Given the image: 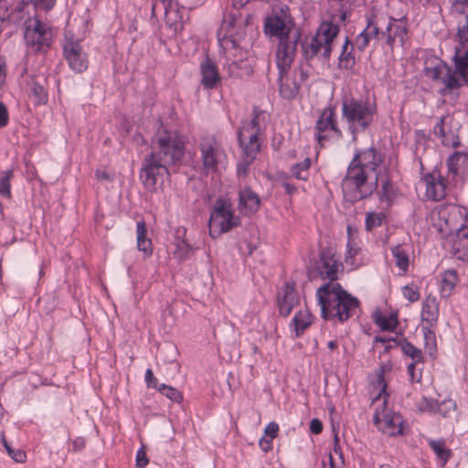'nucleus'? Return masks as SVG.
I'll return each mask as SVG.
<instances>
[{
	"label": "nucleus",
	"instance_id": "obj_58",
	"mask_svg": "<svg viewBox=\"0 0 468 468\" xmlns=\"http://www.w3.org/2000/svg\"><path fill=\"white\" fill-rule=\"evenodd\" d=\"M279 425L272 421L270 422L264 430L265 435L269 436L271 439H275L278 436Z\"/></svg>",
	"mask_w": 468,
	"mask_h": 468
},
{
	"label": "nucleus",
	"instance_id": "obj_55",
	"mask_svg": "<svg viewBox=\"0 0 468 468\" xmlns=\"http://www.w3.org/2000/svg\"><path fill=\"white\" fill-rule=\"evenodd\" d=\"M419 409L421 411H433L436 409V403L433 399L423 398L419 404Z\"/></svg>",
	"mask_w": 468,
	"mask_h": 468
},
{
	"label": "nucleus",
	"instance_id": "obj_56",
	"mask_svg": "<svg viewBox=\"0 0 468 468\" xmlns=\"http://www.w3.org/2000/svg\"><path fill=\"white\" fill-rule=\"evenodd\" d=\"M172 3H174L172 0H154L152 4V16H156L157 12H159L161 8H164L168 5V4Z\"/></svg>",
	"mask_w": 468,
	"mask_h": 468
},
{
	"label": "nucleus",
	"instance_id": "obj_17",
	"mask_svg": "<svg viewBox=\"0 0 468 468\" xmlns=\"http://www.w3.org/2000/svg\"><path fill=\"white\" fill-rule=\"evenodd\" d=\"M279 70V91L281 96L286 100H292L296 97L299 92L300 86L294 79L288 77V72L292 67V64L286 68L284 71L282 70L279 64L276 62Z\"/></svg>",
	"mask_w": 468,
	"mask_h": 468
},
{
	"label": "nucleus",
	"instance_id": "obj_38",
	"mask_svg": "<svg viewBox=\"0 0 468 468\" xmlns=\"http://www.w3.org/2000/svg\"><path fill=\"white\" fill-rule=\"evenodd\" d=\"M385 24V16H372L367 18L366 29L368 30L370 38H378L381 36V26Z\"/></svg>",
	"mask_w": 468,
	"mask_h": 468
},
{
	"label": "nucleus",
	"instance_id": "obj_34",
	"mask_svg": "<svg viewBox=\"0 0 468 468\" xmlns=\"http://www.w3.org/2000/svg\"><path fill=\"white\" fill-rule=\"evenodd\" d=\"M383 419L386 424V431L390 436H396V435H405L403 431L402 427V420L401 416L399 415H394L392 417H389L388 414H386L384 411L382 412Z\"/></svg>",
	"mask_w": 468,
	"mask_h": 468
},
{
	"label": "nucleus",
	"instance_id": "obj_15",
	"mask_svg": "<svg viewBox=\"0 0 468 468\" xmlns=\"http://www.w3.org/2000/svg\"><path fill=\"white\" fill-rule=\"evenodd\" d=\"M317 268L323 279H328L329 282L337 280L338 266L330 250H321Z\"/></svg>",
	"mask_w": 468,
	"mask_h": 468
},
{
	"label": "nucleus",
	"instance_id": "obj_28",
	"mask_svg": "<svg viewBox=\"0 0 468 468\" xmlns=\"http://www.w3.org/2000/svg\"><path fill=\"white\" fill-rule=\"evenodd\" d=\"M353 44L350 42L349 38L346 37V40L342 46V51L338 58V68L340 69H351L355 65V57L353 55Z\"/></svg>",
	"mask_w": 468,
	"mask_h": 468
},
{
	"label": "nucleus",
	"instance_id": "obj_60",
	"mask_svg": "<svg viewBox=\"0 0 468 468\" xmlns=\"http://www.w3.org/2000/svg\"><path fill=\"white\" fill-rule=\"evenodd\" d=\"M393 22V17H385V24L381 26V36H386L388 37V35H389V33H392Z\"/></svg>",
	"mask_w": 468,
	"mask_h": 468
},
{
	"label": "nucleus",
	"instance_id": "obj_14",
	"mask_svg": "<svg viewBox=\"0 0 468 468\" xmlns=\"http://www.w3.org/2000/svg\"><path fill=\"white\" fill-rule=\"evenodd\" d=\"M299 303V298L294 284L285 283L284 288L277 295V306L281 315L288 316L295 305Z\"/></svg>",
	"mask_w": 468,
	"mask_h": 468
},
{
	"label": "nucleus",
	"instance_id": "obj_24",
	"mask_svg": "<svg viewBox=\"0 0 468 468\" xmlns=\"http://www.w3.org/2000/svg\"><path fill=\"white\" fill-rule=\"evenodd\" d=\"M51 28L37 17H28L24 23V38L33 40V35L49 34Z\"/></svg>",
	"mask_w": 468,
	"mask_h": 468
},
{
	"label": "nucleus",
	"instance_id": "obj_29",
	"mask_svg": "<svg viewBox=\"0 0 468 468\" xmlns=\"http://www.w3.org/2000/svg\"><path fill=\"white\" fill-rule=\"evenodd\" d=\"M33 40L25 39L28 48L35 53L46 52L49 48L52 39V31L44 36L43 34L33 35Z\"/></svg>",
	"mask_w": 468,
	"mask_h": 468
},
{
	"label": "nucleus",
	"instance_id": "obj_7",
	"mask_svg": "<svg viewBox=\"0 0 468 468\" xmlns=\"http://www.w3.org/2000/svg\"><path fill=\"white\" fill-rule=\"evenodd\" d=\"M239 225V218L233 215L231 205L218 199L209 218L210 236L216 238Z\"/></svg>",
	"mask_w": 468,
	"mask_h": 468
},
{
	"label": "nucleus",
	"instance_id": "obj_33",
	"mask_svg": "<svg viewBox=\"0 0 468 468\" xmlns=\"http://www.w3.org/2000/svg\"><path fill=\"white\" fill-rule=\"evenodd\" d=\"M386 369H390V367H388V366L382 367L380 371L377 375L376 380L372 382L374 388L378 390V393L373 399V402H376L379 400L381 398H383V407L386 406L387 399L389 396L388 393L387 392L388 385L384 378V372Z\"/></svg>",
	"mask_w": 468,
	"mask_h": 468
},
{
	"label": "nucleus",
	"instance_id": "obj_39",
	"mask_svg": "<svg viewBox=\"0 0 468 468\" xmlns=\"http://www.w3.org/2000/svg\"><path fill=\"white\" fill-rule=\"evenodd\" d=\"M8 455L16 463H25L27 459L26 452L14 445L13 441H1Z\"/></svg>",
	"mask_w": 468,
	"mask_h": 468
},
{
	"label": "nucleus",
	"instance_id": "obj_64",
	"mask_svg": "<svg viewBox=\"0 0 468 468\" xmlns=\"http://www.w3.org/2000/svg\"><path fill=\"white\" fill-rule=\"evenodd\" d=\"M96 178L101 182H110L112 180V176L106 171L97 170L95 172Z\"/></svg>",
	"mask_w": 468,
	"mask_h": 468
},
{
	"label": "nucleus",
	"instance_id": "obj_43",
	"mask_svg": "<svg viewBox=\"0 0 468 468\" xmlns=\"http://www.w3.org/2000/svg\"><path fill=\"white\" fill-rule=\"evenodd\" d=\"M31 95L34 97L37 104H45L48 101V93L46 89L38 82L32 81L30 87Z\"/></svg>",
	"mask_w": 468,
	"mask_h": 468
},
{
	"label": "nucleus",
	"instance_id": "obj_42",
	"mask_svg": "<svg viewBox=\"0 0 468 468\" xmlns=\"http://www.w3.org/2000/svg\"><path fill=\"white\" fill-rule=\"evenodd\" d=\"M248 124L252 126L262 133L265 130L266 113L263 111L258 110L256 107L253 109V117L250 121H245Z\"/></svg>",
	"mask_w": 468,
	"mask_h": 468
},
{
	"label": "nucleus",
	"instance_id": "obj_19",
	"mask_svg": "<svg viewBox=\"0 0 468 468\" xmlns=\"http://www.w3.org/2000/svg\"><path fill=\"white\" fill-rule=\"evenodd\" d=\"M201 70V83L206 89L214 88L220 80V76L215 63L206 58V59L200 65Z\"/></svg>",
	"mask_w": 468,
	"mask_h": 468
},
{
	"label": "nucleus",
	"instance_id": "obj_36",
	"mask_svg": "<svg viewBox=\"0 0 468 468\" xmlns=\"http://www.w3.org/2000/svg\"><path fill=\"white\" fill-rule=\"evenodd\" d=\"M391 253L395 258L396 266L403 272H406L410 264V259L407 250L402 247V245L398 244L391 249Z\"/></svg>",
	"mask_w": 468,
	"mask_h": 468
},
{
	"label": "nucleus",
	"instance_id": "obj_57",
	"mask_svg": "<svg viewBox=\"0 0 468 468\" xmlns=\"http://www.w3.org/2000/svg\"><path fill=\"white\" fill-rule=\"evenodd\" d=\"M191 251H192V247L189 244H187L186 241L183 240L178 245L177 253H178V257L180 259L187 258Z\"/></svg>",
	"mask_w": 468,
	"mask_h": 468
},
{
	"label": "nucleus",
	"instance_id": "obj_5",
	"mask_svg": "<svg viewBox=\"0 0 468 468\" xmlns=\"http://www.w3.org/2000/svg\"><path fill=\"white\" fill-rule=\"evenodd\" d=\"M379 179H381L380 170L376 174L374 182L367 184V169L358 163V157H353L347 166L346 176L341 181L345 198L355 203L369 197L378 188Z\"/></svg>",
	"mask_w": 468,
	"mask_h": 468
},
{
	"label": "nucleus",
	"instance_id": "obj_53",
	"mask_svg": "<svg viewBox=\"0 0 468 468\" xmlns=\"http://www.w3.org/2000/svg\"><path fill=\"white\" fill-rule=\"evenodd\" d=\"M36 9L49 11L53 8L56 0H30Z\"/></svg>",
	"mask_w": 468,
	"mask_h": 468
},
{
	"label": "nucleus",
	"instance_id": "obj_3",
	"mask_svg": "<svg viewBox=\"0 0 468 468\" xmlns=\"http://www.w3.org/2000/svg\"><path fill=\"white\" fill-rule=\"evenodd\" d=\"M316 297L324 320L344 323L352 317L359 307L358 299L337 282H327L319 287L316 290Z\"/></svg>",
	"mask_w": 468,
	"mask_h": 468
},
{
	"label": "nucleus",
	"instance_id": "obj_12",
	"mask_svg": "<svg viewBox=\"0 0 468 468\" xmlns=\"http://www.w3.org/2000/svg\"><path fill=\"white\" fill-rule=\"evenodd\" d=\"M426 185V196L428 198L439 201L446 196V181L440 171L433 170L427 173L423 178Z\"/></svg>",
	"mask_w": 468,
	"mask_h": 468
},
{
	"label": "nucleus",
	"instance_id": "obj_47",
	"mask_svg": "<svg viewBox=\"0 0 468 468\" xmlns=\"http://www.w3.org/2000/svg\"><path fill=\"white\" fill-rule=\"evenodd\" d=\"M449 65L444 63L443 61H440L437 65L431 68H426L425 72L426 75L429 76L433 80H441L443 78L445 69L444 67H448Z\"/></svg>",
	"mask_w": 468,
	"mask_h": 468
},
{
	"label": "nucleus",
	"instance_id": "obj_50",
	"mask_svg": "<svg viewBox=\"0 0 468 468\" xmlns=\"http://www.w3.org/2000/svg\"><path fill=\"white\" fill-rule=\"evenodd\" d=\"M402 293L410 303L417 302L420 299V292L414 284L404 286Z\"/></svg>",
	"mask_w": 468,
	"mask_h": 468
},
{
	"label": "nucleus",
	"instance_id": "obj_31",
	"mask_svg": "<svg viewBox=\"0 0 468 468\" xmlns=\"http://www.w3.org/2000/svg\"><path fill=\"white\" fill-rule=\"evenodd\" d=\"M458 282L457 271L453 269L445 271L441 282V292L445 298L449 297L454 290Z\"/></svg>",
	"mask_w": 468,
	"mask_h": 468
},
{
	"label": "nucleus",
	"instance_id": "obj_61",
	"mask_svg": "<svg viewBox=\"0 0 468 468\" xmlns=\"http://www.w3.org/2000/svg\"><path fill=\"white\" fill-rule=\"evenodd\" d=\"M310 431L314 435H318L323 431V423L318 419H313L310 423Z\"/></svg>",
	"mask_w": 468,
	"mask_h": 468
},
{
	"label": "nucleus",
	"instance_id": "obj_41",
	"mask_svg": "<svg viewBox=\"0 0 468 468\" xmlns=\"http://www.w3.org/2000/svg\"><path fill=\"white\" fill-rule=\"evenodd\" d=\"M14 176V171L8 169L3 171L0 175V195L10 198L11 197V179Z\"/></svg>",
	"mask_w": 468,
	"mask_h": 468
},
{
	"label": "nucleus",
	"instance_id": "obj_6",
	"mask_svg": "<svg viewBox=\"0 0 468 468\" xmlns=\"http://www.w3.org/2000/svg\"><path fill=\"white\" fill-rule=\"evenodd\" d=\"M339 25L333 19L323 21L319 26L316 34L309 43H302V52L306 61L314 58L329 60L332 53V45L339 33Z\"/></svg>",
	"mask_w": 468,
	"mask_h": 468
},
{
	"label": "nucleus",
	"instance_id": "obj_32",
	"mask_svg": "<svg viewBox=\"0 0 468 468\" xmlns=\"http://www.w3.org/2000/svg\"><path fill=\"white\" fill-rule=\"evenodd\" d=\"M429 445L440 461L441 466H445L452 456V452L445 444V441H429Z\"/></svg>",
	"mask_w": 468,
	"mask_h": 468
},
{
	"label": "nucleus",
	"instance_id": "obj_46",
	"mask_svg": "<svg viewBox=\"0 0 468 468\" xmlns=\"http://www.w3.org/2000/svg\"><path fill=\"white\" fill-rule=\"evenodd\" d=\"M158 391L172 401L180 402L183 399L182 394L174 387L161 384L158 387Z\"/></svg>",
	"mask_w": 468,
	"mask_h": 468
},
{
	"label": "nucleus",
	"instance_id": "obj_62",
	"mask_svg": "<svg viewBox=\"0 0 468 468\" xmlns=\"http://www.w3.org/2000/svg\"><path fill=\"white\" fill-rule=\"evenodd\" d=\"M433 133L436 136L440 138L445 137V131H444V117H441L438 123L435 124L433 128Z\"/></svg>",
	"mask_w": 468,
	"mask_h": 468
},
{
	"label": "nucleus",
	"instance_id": "obj_59",
	"mask_svg": "<svg viewBox=\"0 0 468 468\" xmlns=\"http://www.w3.org/2000/svg\"><path fill=\"white\" fill-rule=\"evenodd\" d=\"M8 112L4 102L0 101V128H3L8 123Z\"/></svg>",
	"mask_w": 468,
	"mask_h": 468
},
{
	"label": "nucleus",
	"instance_id": "obj_25",
	"mask_svg": "<svg viewBox=\"0 0 468 468\" xmlns=\"http://www.w3.org/2000/svg\"><path fill=\"white\" fill-rule=\"evenodd\" d=\"M448 171L453 176L463 175L468 170V154L462 152H455L447 159Z\"/></svg>",
	"mask_w": 468,
	"mask_h": 468
},
{
	"label": "nucleus",
	"instance_id": "obj_52",
	"mask_svg": "<svg viewBox=\"0 0 468 468\" xmlns=\"http://www.w3.org/2000/svg\"><path fill=\"white\" fill-rule=\"evenodd\" d=\"M369 34L366 28L356 37V48L360 51H364L369 44Z\"/></svg>",
	"mask_w": 468,
	"mask_h": 468
},
{
	"label": "nucleus",
	"instance_id": "obj_40",
	"mask_svg": "<svg viewBox=\"0 0 468 468\" xmlns=\"http://www.w3.org/2000/svg\"><path fill=\"white\" fill-rule=\"evenodd\" d=\"M310 165L311 158L306 157L303 162L293 165L291 168V173L293 177L299 180H307Z\"/></svg>",
	"mask_w": 468,
	"mask_h": 468
},
{
	"label": "nucleus",
	"instance_id": "obj_26",
	"mask_svg": "<svg viewBox=\"0 0 468 468\" xmlns=\"http://www.w3.org/2000/svg\"><path fill=\"white\" fill-rule=\"evenodd\" d=\"M452 59L459 75L468 77V44L464 43L456 46Z\"/></svg>",
	"mask_w": 468,
	"mask_h": 468
},
{
	"label": "nucleus",
	"instance_id": "obj_1",
	"mask_svg": "<svg viewBox=\"0 0 468 468\" xmlns=\"http://www.w3.org/2000/svg\"><path fill=\"white\" fill-rule=\"evenodd\" d=\"M185 142L174 132L163 131L152 143V151L145 156L140 171V179L144 187L154 191L169 176V167L182 162Z\"/></svg>",
	"mask_w": 468,
	"mask_h": 468
},
{
	"label": "nucleus",
	"instance_id": "obj_30",
	"mask_svg": "<svg viewBox=\"0 0 468 468\" xmlns=\"http://www.w3.org/2000/svg\"><path fill=\"white\" fill-rule=\"evenodd\" d=\"M136 233L138 250L144 251L146 255L152 254V240L146 238L147 229L144 220L137 221Z\"/></svg>",
	"mask_w": 468,
	"mask_h": 468
},
{
	"label": "nucleus",
	"instance_id": "obj_11",
	"mask_svg": "<svg viewBox=\"0 0 468 468\" xmlns=\"http://www.w3.org/2000/svg\"><path fill=\"white\" fill-rule=\"evenodd\" d=\"M450 216L456 218L459 216L463 219L460 227L456 228V240L453 242V248L456 250L458 258L468 262V214L459 208H454Z\"/></svg>",
	"mask_w": 468,
	"mask_h": 468
},
{
	"label": "nucleus",
	"instance_id": "obj_51",
	"mask_svg": "<svg viewBox=\"0 0 468 468\" xmlns=\"http://www.w3.org/2000/svg\"><path fill=\"white\" fill-rule=\"evenodd\" d=\"M456 36L460 40L459 44H468V16H465L463 25L459 24Z\"/></svg>",
	"mask_w": 468,
	"mask_h": 468
},
{
	"label": "nucleus",
	"instance_id": "obj_27",
	"mask_svg": "<svg viewBox=\"0 0 468 468\" xmlns=\"http://www.w3.org/2000/svg\"><path fill=\"white\" fill-rule=\"evenodd\" d=\"M439 307L435 298L428 297L423 303L421 311V319L429 326H432L438 320Z\"/></svg>",
	"mask_w": 468,
	"mask_h": 468
},
{
	"label": "nucleus",
	"instance_id": "obj_48",
	"mask_svg": "<svg viewBox=\"0 0 468 468\" xmlns=\"http://www.w3.org/2000/svg\"><path fill=\"white\" fill-rule=\"evenodd\" d=\"M149 463V459L146 455V445L141 443V447L136 452L135 466L137 468H145Z\"/></svg>",
	"mask_w": 468,
	"mask_h": 468
},
{
	"label": "nucleus",
	"instance_id": "obj_22",
	"mask_svg": "<svg viewBox=\"0 0 468 468\" xmlns=\"http://www.w3.org/2000/svg\"><path fill=\"white\" fill-rule=\"evenodd\" d=\"M259 135L253 133L249 137H243L242 144H239L244 154V169L249 167L260 152Z\"/></svg>",
	"mask_w": 468,
	"mask_h": 468
},
{
	"label": "nucleus",
	"instance_id": "obj_63",
	"mask_svg": "<svg viewBox=\"0 0 468 468\" xmlns=\"http://www.w3.org/2000/svg\"><path fill=\"white\" fill-rule=\"evenodd\" d=\"M9 6L5 0H0V21H5L9 18Z\"/></svg>",
	"mask_w": 468,
	"mask_h": 468
},
{
	"label": "nucleus",
	"instance_id": "obj_13",
	"mask_svg": "<svg viewBox=\"0 0 468 468\" xmlns=\"http://www.w3.org/2000/svg\"><path fill=\"white\" fill-rule=\"evenodd\" d=\"M353 157H358V163L366 169L371 172L378 173V167L385 160V154L375 146L367 149L356 150Z\"/></svg>",
	"mask_w": 468,
	"mask_h": 468
},
{
	"label": "nucleus",
	"instance_id": "obj_35",
	"mask_svg": "<svg viewBox=\"0 0 468 468\" xmlns=\"http://www.w3.org/2000/svg\"><path fill=\"white\" fill-rule=\"evenodd\" d=\"M374 322L383 331H393L398 325L396 314H390L389 316L387 317L379 311L374 313Z\"/></svg>",
	"mask_w": 468,
	"mask_h": 468
},
{
	"label": "nucleus",
	"instance_id": "obj_49",
	"mask_svg": "<svg viewBox=\"0 0 468 468\" xmlns=\"http://www.w3.org/2000/svg\"><path fill=\"white\" fill-rule=\"evenodd\" d=\"M261 134L259 131L248 124L245 121L242 122V126L238 131V141L239 144H242L243 137H249L251 134Z\"/></svg>",
	"mask_w": 468,
	"mask_h": 468
},
{
	"label": "nucleus",
	"instance_id": "obj_21",
	"mask_svg": "<svg viewBox=\"0 0 468 468\" xmlns=\"http://www.w3.org/2000/svg\"><path fill=\"white\" fill-rule=\"evenodd\" d=\"M379 184L380 189H377L375 192L378 193L381 202L389 206L393 198L396 197V189L389 178V171L388 168L381 171V179L378 180V185Z\"/></svg>",
	"mask_w": 468,
	"mask_h": 468
},
{
	"label": "nucleus",
	"instance_id": "obj_23",
	"mask_svg": "<svg viewBox=\"0 0 468 468\" xmlns=\"http://www.w3.org/2000/svg\"><path fill=\"white\" fill-rule=\"evenodd\" d=\"M406 23V17H402L400 19L394 18L392 33H389V35H388V38L386 39L387 45L391 49L393 48L397 38L399 40L401 46L405 44L408 35Z\"/></svg>",
	"mask_w": 468,
	"mask_h": 468
},
{
	"label": "nucleus",
	"instance_id": "obj_10",
	"mask_svg": "<svg viewBox=\"0 0 468 468\" xmlns=\"http://www.w3.org/2000/svg\"><path fill=\"white\" fill-rule=\"evenodd\" d=\"M63 52L64 58L72 70L80 73L87 69L88 59L78 40L66 36Z\"/></svg>",
	"mask_w": 468,
	"mask_h": 468
},
{
	"label": "nucleus",
	"instance_id": "obj_44",
	"mask_svg": "<svg viewBox=\"0 0 468 468\" xmlns=\"http://www.w3.org/2000/svg\"><path fill=\"white\" fill-rule=\"evenodd\" d=\"M400 345L402 352L409 356L415 362H420L422 360V354L420 349L415 347L411 343H410L407 339H403L399 343Z\"/></svg>",
	"mask_w": 468,
	"mask_h": 468
},
{
	"label": "nucleus",
	"instance_id": "obj_37",
	"mask_svg": "<svg viewBox=\"0 0 468 468\" xmlns=\"http://www.w3.org/2000/svg\"><path fill=\"white\" fill-rule=\"evenodd\" d=\"M311 324L310 315L307 313L298 312L294 314L290 326L295 331L296 336H299Z\"/></svg>",
	"mask_w": 468,
	"mask_h": 468
},
{
	"label": "nucleus",
	"instance_id": "obj_9",
	"mask_svg": "<svg viewBox=\"0 0 468 468\" xmlns=\"http://www.w3.org/2000/svg\"><path fill=\"white\" fill-rule=\"evenodd\" d=\"M314 130L315 137L320 144L330 139L339 140L343 137V133L337 125V119L335 108L325 107L319 115Z\"/></svg>",
	"mask_w": 468,
	"mask_h": 468
},
{
	"label": "nucleus",
	"instance_id": "obj_4",
	"mask_svg": "<svg viewBox=\"0 0 468 468\" xmlns=\"http://www.w3.org/2000/svg\"><path fill=\"white\" fill-rule=\"evenodd\" d=\"M377 106L363 98L344 97L342 100L341 115L347 124L352 141L357 140V133L367 131L374 122Z\"/></svg>",
	"mask_w": 468,
	"mask_h": 468
},
{
	"label": "nucleus",
	"instance_id": "obj_20",
	"mask_svg": "<svg viewBox=\"0 0 468 468\" xmlns=\"http://www.w3.org/2000/svg\"><path fill=\"white\" fill-rule=\"evenodd\" d=\"M159 12H164L165 24L175 33L183 30V16L176 3L168 4L165 7L161 8Z\"/></svg>",
	"mask_w": 468,
	"mask_h": 468
},
{
	"label": "nucleus",
	"instance_id": "obj_18",
	"mask_svg": "<svg viewBox=\"0 0 468 468\" xmlns=\"http://www.w3.org/2000/svg\"><path fill=\"white\" fill-rule=\"evenodd\" d=\"M261 200L259 196L250 188L246 187L239 194V208L241 212L250 214L255 213L260 207Z\"/></svg>",
	"mask_w": 468,
	"mask_h": 468
},
{
	"label": "nucleus",
	"instance_id": "obj_54",
	"mask_svg": "<svg viewBox=\"0 0 468 468\" xmlns=\"http://www.w3.org/2000/svg\"><path fill=\"white\" fill-rule=\"evenodd\" d=\"M145 383L147 388H156L158 390V381L157 378L154 376V373L151 368L146 369L145 371Z\"/></svg>",
	"mask_w": 468,
	"mask_h": 468
},
{
	"label": "nucleus",
	"instance_id": "obj_45",
	"mask_svg": "<svg viewBox=\"0 0 468 468\" xmlns=\"http://www.w3.org/2000/svg\"><path fill=\"white\" fill-rule=\"evenodd\" d=\"M384 218L385 215L383 213H377L373 211L367 212L365 220L366 230L371 231L372 229L381 226Z\"/></svg>",
	"mask_w": 468,
	"mask_h": 468
},
{
	"label": "nucleus",
	"instance_id": "obj_16",
	"mask_svg": "<svg viewBox=\"0 0 468 468\" xmlns=\"http://www.w3.org/2000/svg\"><path fill=\"white\" fill-rule=\"evenodd\" d=\"M445 72L441 82L444 87L440 90L441 95L452 94L454 90L461 88L462 86L468 84V77H463L459 75L457 68L454 69L451 66L444 67Z\"/></svg>",
	"mask_w": 468,
	"mask_h": 468
},
{
	"label": "nucleus",
	"instance_id": "obj_8",
	"mask_svg": "<svg viewBox=\"0 0 468 468\" xmlns=\"http://www.w3.org/2000/svg\"><path fill=\"white\" fill-rule=\"evenodd\" d=\"M203 168L207 174L216 173L227 155L214 137H204L199 144Z\"/></svg>",
	"mask_w": 468,
	"mask_h": 468
},
{
	"label": "nucleus",
	"instance_id": "obj_2",
	"mask_svg": "<svg viewBox=\"0 0 468 468\" xmlns=\"http://www.w3.org/2000/svg\"><path fill=\"white\" fill-rule=\"evenodd\" d=\"M264 33L279 39L276 60L282 71L295 58L296 48L301 40V30L295 26L286 5L274 6L264 21Z\"/></svg>",
	"mask_w": 468,
	"mask_h": 468
}]
</instances>
